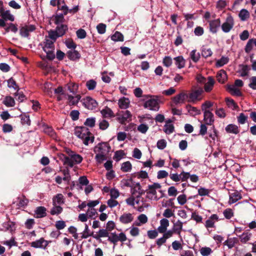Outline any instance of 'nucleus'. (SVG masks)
<instances>
[{
	"mask_svg": "<svg viewBox=\"0 0 256 256\" xmlns=\"http://www.w3.org/2000/svg\"><path fill=\"white\" fill-rule=\"evenodd\" d=\"M118 104L120 108L126 110L130 104V100L126 97H122L118 100Z\"/></svg>",
	"mask_w": 256,
	"mask_h": 256,
	"instance_id": "nucleus-21",
	"label": "nucleus"
},
{
	"mask_svg": "<svg viewBox=\"0 0 256 256\" xmlns=\"http://www.w3.org/2000/svg\"><path fill=\"white\" fill-rule=\"evenodd\" d=\"M228 204H232L236 202L242 198L240 193L238 191H234L230 194Z\"/></svg>",
	"mask_w": 256,
	"mask_h": 256,
	"instance_id": "nucleus-17",
	"label": "nucleus"
},
{
	"mask_svg": "<svg viewBox=\"0 0 256 256\" xmlns=\"http://www.w3.org/2000/svg\"><path fill=\"white\" fill-rule=\"evenodd\" d=\"M174 130V126L170 120H168L166 122L164 127V131L166 134H170Z\"/></svg>",
	"mask_w": 256,
	"mask_h": 256,
	"instance_id": "nucleus-28",
	"label": "nucleus"
},
{
	"mask_svg": "<svg viewBox=\"0 0 256 256\" xmlns=\"http://www.w3.org/2000/svg\"><path fill=\"white\" fill-rule=\"evenodd\" d=\"M53 206L50 212L52 215L58 214L62 212V208L60 206L56 204Z\"/></svg>",
	"mask_w": 256,
	"mask_h": 256,
	"instance_id": "nucleus-47",
	"label": "nucleus"
},
{
	"mask_svg": "<svg viewBox=\"0 0 256 256\" xmlns=\"http://www.w3.org/2000/svg\"><path fill=\"white\" fill-rule=\"evenodd\" d=\"M148 217L144 214H140L138 217V222H136L135 224L137 226H140L148 222Z\"/></svg>",
	"mask_w": 256,
	"mask_h": 256,
	"instance_id": "nucleus-40",
	"label": "nucleus"
},
{
	"mask_svg": "<svg viewBox=\"0 0 256 256\" xmlns=\"http://www.w3.org/2000/svg\"><path fill=\"white\" fill-rule=\"evenodd\" d=\"M126 239V235L124 232H120L119 234H117L116 232H112L109 235L108 240L114 244V246L113 248L114 249L115 246L118 241L124 242Z\"/></svg>",
	"mask_w": 256,
	"mask_h": 256,
	"instance_id": "nucleus-7",
	"label": "nucleus"
},
{
	"mask_svg": "<svg viewBox=\"0 0 256 256\" xmlns=\"http://www.w3.org/2000/svg\"><path fill=\"white\" fill-rule=\"evenodd\" d=\"M0 15L5 20H8L13 22L14 20V16L10 14V11L8 10L1 12Z\"/></svg>",
	"mask_w": 256,
	"mask_h": 256,
	"instance_id": "nucleus-36",
	"label": "nucleus"
},
{
	"mask_svg": "<svg viewBox=\"0 0 256 256\" xmlns=\"http://www.w3.org/2000/svg\"><path fill=\"white\" fill-rule=\"evenodd\" d=\"M109 232L106 229H100L96 234H94L93 238L98 240L100 241L101 238H108Z\"/></svg>",
	"mask_w": 256,
	"mask_h": 256,
	"instance_id": "nucleus-20",
	"label": "nucleus"
},
{
	"mask_svg": "<svg viewBox=\"0 0 256 256\" xmlns=\"http://www.w3.org/2000/svg\"><path fill=\"white\" fill-rule=\"evenodd\" d=\"M50 242V241L46 240L42 238L39 240L32 242L30 245L32 247L36 248L45 250Z\"/></svg>",
	"mask_w": 256,
	"mask_h": 256,
	"instance_id": "nucleus-11",
	"label": "nucleus"
},
{
	"mask_svg": "<svg viewBox=\"0 0 256 256\" xmlns=\"http://www.w3.org/2000/svg\"><path fill=\"white\" fill-rule=\"evenodd\" d=\"M186 109L189 114L192 116H194L200 114V110L196 107L192 106L190 105L186 106Z\"/></svg>",
	"mask_w": 256,
	"mask_h": 256,
	"instance_id": "nucleus-35",
	"label": "nucleus"
},
{
	"mask_svg": "<svg viewBox=\"0 0 256 256\" xmlns=\"http://www.w3.org/2000/svg\"><path fill=\"white\" fill-rule=\"evenodd\" d=\"M35 217L36 218H42L46 216V208L44 206H38L34 210Z\"/></svg>",
	"mask_w": 256,
	"mask_h": 256,
	"instance_id": "nucleus-27",
	"label": "nucleus"
},
{
	"mask_svg": "<svg viewBox=\"0 0 256 256\" xmlns=\"http://www.w3.org/2000/svg\"><path fill=\"white\" fill-rule=\"evenodd\" d=\"M210 30L213 34L217 32L220 26L221 22L220 18H217L208 21Z\"/></svg>",
	"mask_w": 256,
	"mask_h": 256,
	"instance_id": "nucleus-14",
	"label": "nucleus"
},
{
	"mask_svg": "<svg viewBox=\"0 0 256 256\" xmlns=\"http://www.w3.org/2000/svg\"><path fill=\"white\" fill-rule=\"evenodd\" d=\"M250 16V12L246 9H242L238 14V16L242 21L246 20Z\"/></svg>",
	"mask_w": 256,
	"mask_h": 256,
	"instance_id": "nucleus-37",
	"label": "nucleus"
},
{
	"mask_svg": "<svg viewBox=\"0 0 256 256\" xmlns=\"http://www.w3.org/2000/svg\"><path fill=\"white\" fill-rule=\"evenodd\" d=\"M132 114L129 110L122 111L117 114V120L121 124H125L132 120Z\"/></svg>",
	"mask_w": 256,
	"mask_h": 256,
	"instance_id": "nucleus-8",
	"label": "nucleus"
},
{
	"mask_svg": "<svg viewBox=\"0 0 256 256\" xmlns=\"http://www.w3.org/2000/svg\"><path fill=\"white\" fill-rule=\"evenodd\" d=\"M213 106V102L207 100L202 104V110L204 112H210L208 109Z\"/></svg>",
	"mask_w": 256,
	"mask_h": 256,
	"instance_id": "nucleus-51",
	"label": "nucleus"
},
{
	"mask_svg": "<svg viewBox=\"0 0 256 256\" xmlns=\"http://www.w3.org/2000/svg\"><path fill=\"white\" fill-rule=\"evenodd\" d=\"M53 205H59L64 204V198L62 194H58L52 199Z\"/></svg>",
	"mask_w": 256,
	"mask_h": 256,
	"instance_id": "nucleus-32",
	"label": "nucleus"
},
{
	"mask_svg": "<svg viewBox=\"0 0 256 256\" xmlns=\"http://www.w3.org/2000/svg\"><path fill=\"white\" fill-rule=\"evenodd\" d=\"M190 176V174L189 172H182L180 174H177V182L180 180L182 181L186 180Z\"/></svg>",
	"mask_w": 256,
	"mask_h": 256,
	"instance_id": "nucleus-52",
	"label": "nucleus"
},
{
	"mask_svg": "<svg viewBox=\"0 0 256 256\" xmlns=\"http://www.w3.org/2000/svg\"><path fill=\"white\" fill-rule=\"evenodd\" d=\"M5 30L6 32L10 31L14 33H16L18 30V28L16 24L12 23H10L8 24V26L5 28Z\"/></svg>",
	"mask_w": 256,
	"mask_h": 256,
	"instance_id": "nucleus-59",
	"label": "nucleus"
},
{
	"mask_svg": "<svg viewBox=\"0 0 256 256\" xmlns=\"http://www.w3.org/2000/svg\"><path fill=\"white\" fill-rule=\"evenodd\" d=\"M64 34V31L58 34L57 32L52 31L49 32L48 36H46V38L50 39L51 41L55 42L58 38L63 36Z\"/></svg>",
	"mask_w": 256,
	"mask_h": 256,
	"instance_id": "nucleus-30",
	"label": "nucleus"
},
{
	"mask_svg": "<svg viewBox=\"0 0 256 256\" xmlns=\"http://www.w3.org/2000/svg\"><path fill=\"white\" fill-rule=\"evenodd\" d=\"M248 120V116L243 113H240L238 116V122L240 124H245Z\"/></svg>",
	"mask_w": 256,
	"mask_h": 256,
	"instance_id": "nucleus-60",
	"label": "nucleus"
},
{
	"mask_svg": "<svg viewBox=\"0 0 256 256\" xmlns=\"http://www.w3.org/2000/svg\"><path fill=\"white\" fill-rule=\"evenodd\" d=\"M188 92L186 90H182L177 94V104H182L185 102H188Z\"/></svg>",
	"mask_w": 256,
	"mask_h": 256,
	"instance_id": "nucleus-16",
	"label": "nucleus"
},
{
	"mask_svg": "<svg viewBox=\"0 0 256 256\" xmlns=\"http://www.w3.org/2000/svg\"><path fill=\"white\" fill-rule=\"evenodd\" d=\"M86 86L89 90H94L96 86V82L94 80H90L86 81Z\"/></svg>",
	"mask_w": 256,
	"mask_h": 256,
	"instance_id": "nucleus-48",
	"label": "nucleus"
},
{
	"mask_svg": "<svg viewBox=\"0 0 256 256\" xmlns=\"http://www.w3.org/2000/svg\"><path fill=\"white\" fill-rule=\"evenodd\" d=\"M58 10L63 12L62 14L66 15L68 13L74 14L78 10V6H76L72 8H68L66 5L64 4L63 5L60 6L58 8Z\"/></svg>",
	"mask_w": 256,
	"mask_h": 256,
	"instance_id": "nucleus-15",
	"label": "nucleus"
},
{
	"mask_svg": "<svg viewBox=\"0 0 256 256\" xmlns=\"http://www.w3.org/2000/svg\"><path fill=\"white\" fill-rule=\"evenodd\" d=\"M218 220V215L216 214H212L209 218L206 221L205 226L207 228H214V223Z\"/></svg>",
	"mask_w": 256,
	"mask_h": 256,
	"instance_id": "nucleus-18",
	"label": "nucleus"
},
{
	"mask_svg": "<svg viewBox=\"0 0 256 256\" xmlns=\"http://www.w3.org/2000/svg\"><path fill=\"white\" fill-rule=\"evenodd\" d=\"M234 24V20L233 17L230 14L228 15L224 22L221 26L222 32L225 33L230 32L233 28Z\"/></svg>",
	"mask_w": 256,
	"mask_h": 256,
	"instance_id": "nucleus-9",
	"label": "nucleus"
},
{
	"mask_svg": "<svg viewBox=\"0 0 256 256\" xmlns=\"http://www.w3.org/2000/svg\"><path fill=\"white\" fill-rule=\"evenodd\" d=\"M190 58L192 60L195 62H196L198 61L200 58V54L199 52H196V50H192L190 52Z\"/></svg>",
	"mask_w": 256,
	"mask_h": 256,
	"instance_id": "nucleus-56",
	"label": "nucleus"
},
{
	"mask_svg": "<svg viewBox=\"0 0 256 256\" xmlns=\"http://www.w3.org/2000/svg\"><path fill=\"white\" fill-rule=\"evenodd\" d=\"M120 169L124 172H130L132 169V165L129 161L124 162L122 164Z\"/></svg>",
	"mask_w": 256,
	"mask_h": 256,
	"instance_id": "nucleus-42",
	"label": "nucleus"
},
{
	"mask_svg": "<svg viewBox=\"0 0 256 256\" xmlns=\"http://www.w3.org/2000/svg\"><path fill=\"white\" fill-rule=\"evenodd\" d=\"M204 120L205 123L208 125H212L214 122V116L210 112H204Z\"/></svg>",
	"mask_w": 256,
	"mask_h": 256,
	"instance_id": "nucleus-23",
	"label": "nucleus"
},
{
	"mask_svg": "<svg viewBox=\"0 0 256 256\" xmlns=\"http://www.w3.org/2000/svg\"><path fill=\"white\" fill-rule=\"evenodd\" d=\"M109 126L108 122L104 120H99V128L102 130H105Z\"/></svg>",
	"mask_w": 256,
	"mask_h": 256,
	"instance_id": "nucleus-55",
	"label": "nucleus"
},
{
	"mask_svg": "<svg viewBox=\"0 0 256 256\" xmlns=\"http://www.w3.org/2000/svg\"><path fill=\"white\" fill-rule=\"evenodd\" d=\"M81 239H86L90 236H92L94 235L93 232H90L88 226V224H85L84 229V231L80 234Z\"/></svg>",
	"mask_w": 256,
	"mask_h": 256,
	"instance_id": "nucleus-26",
	"label": "nucleus"
},
{
	"mask_svg": "<svg viewBox=\"0 0 256 256\" xmlns=\"http://www.w3.org/2000/svg\"><path fill=\"white\" fill-rule=\"evenodd\" d=\"M43 130L45 134H48L52 138H56V132L52 127L45 126Z\"/></svg>",
	"mask_w": 256,
	"mask_h": 256,
	"instance_id": "nucleus-44",
	"label": "nucleus"
},
{
	"mask_svg": "<svg viewBox=\"0 0 256 256\" xmlns=\"http://www.w3.org/2000/svg\"><path fill=\"white\" fill-rule=\"evenodd\" d=\"M54 42L50 39L45 38L42 44V49L46 54V57L50 60H52L55 58Z\"/></svg>",
	"mask_w": 256,
	"mask_h": 256,
	"instance_id": "nucleus-4",
	"label": "nucleus"
},
{
	"mask_svg": "<svg viewBox=\"0 0 256 256\" xmlns=\"http://www.w3.org/2000/svg\"><path fill=\"white\" fill-rule=\"evenodd\" d=\"M229 58L226 56H222L220 60L216 62V66L217 67H221L228 63Z\"/></svg>",
	"mask_w": 256,
	"mask_h": 256,
	"instance_id": "nucleus-49",
	"label": "nucleus"
},
{
	"mask_svg": "<svg viewBox=\"0 0 256 256\" xmlns=\"http://www.w3.org/2000/svg\"><path fill=\"white\" fill-rule=\"evenodd\" d=\"M252 234L248 232H243L241 235L239 236L240 240L242 243H246L250 240L252 237Z\"/></svg>",
	"mask_w": 256,
	"mask_h": 256,
	"instance_id": "nucleus-39",
	"label": "nucleus"
},
{
	"mask_svg": "<svg viewBox=\"0 0 256 256\" xmlns=\"http://www.w3.org/2000/svg\"><path fill=\"white\" fill-rule=\"evenodd\" d=\"M35 29L36 27L34 25H24L23 26H20V33L22 36L26 38L28 36L29 33L32 32L35 30Z\"/></svg>",
	"mask_w": 256,
	"mask_h": 256,
	"instance_id": "nucleus-13",
	"label": "nucleus"
},
{
	"mask_svg": "<svg viewBox=\"0 0 256 256\" xmlns=\"http://www.w3.org/2000/svg\"><path fill=\"white\" fill-rule=\"evenodd\" d=\"M214 78L209 76L208 78V82H204V91L206 92H210L211 91L213 88L214 85Z\"/></svg>",
	"mask_w": 256,
	"mask_h": 256,
	"instance_id": "nucleus-29",
	"label": "nucleus"
},
{
	"mask_svg": "<svg viewBox=\"0 0 256 256\" xmlns=\"http://www.w3.org/2000/svg\"><path fill=\"white\" fill-rule=\"evenodd\" d=\"M66 54L68 58L72 60H78L80 57V54L74 50H68Z\"/></svg>",
	"mask_w": 256,
	"mask_h": 256,
	"instance_id": "nucleus-25",
	"label": "nucleus"
},
{
	"mask_svg": "<svg viewBox=\"0 0 256 256\" xmlns=\"http://www.w3.org/2000/svg\"><path fill=\"white\" fill-rule=\"evenodd\" d=\"M250 68L248 65H240V66L239 72L242 76H245L248 75Z\"/></svg>",
	"mask_w": 256,
	"mask_h": 256,
	"instance_id": "nucleus-38",
	"label": "nucleus"
},
{
	"mask_svg": "<svg viewBox=\"0 0 256 256\" xmlns=\"http://www.w3.org/2000/svg\"><path fill=\"white\" fill-rule=\"evenodd\" d=\"M226 131L228 133L238 134L239 132V128L236 125L234 124H229L225 128Z\"/></svg>",
	"mask_w": 256,
	"mask_h": 256,
	"instance_id": "nucleus-31",
	"label": "nucleus"
},
{
	"mask_svg": "<svg viewBox=\"0 0 256 256\" xmlns=\"http://www.w3.org/2000/svg\"><path fill=\"white\" fill-rule=\"evenodd\" d=\"M110 146L107 142L99 143L94 148V152L96 154L95 159L98 163H102L106 160V155L108 153Z\"/></svg>",
	"mask_w": 256,
	"mask_h": 256,
	"instance_id": "nucleus-1",
	"label": "nucleus"
},
{
	"mask_svg": "<svg viewBox=\"0 0 256 256\" xmlns=\"http://www.w3.org/2000/svg\"><path fill=\"white\" fill-rule=\"evenodd\" d=\"M177 201L180 205H183L187 201L186 196V194H181L177 197Z\"/></svg>",
	"mask_w": 256,
	"mask_h": 256,
	"instance_id": "nucleus-63",
	"label": "nucleus"
},
{
	"mask_svg": "<svg viewBox=\"0 0 256 256\" xmlns=\"http://www.w3.org/2000/svg\"><path fill=\"white\" fill-rule=\"evenodd\" d=\"M254 44V40L252 38L249 40L245 46V51L247 53H249L253 48Z\"/></svg>",
	"mask_w": 256,
	"mask_h": 256,
	"instance_id": "nucleus-57",
	"label": "nucleus"
},
{
	"mask_svg": "<svg viewBox=\"0 0 256 256\" xmlns=\"http://www.w3.org/2000/svg\"><path fill=\"white\" fill-rule=\"evenodd\" d=\"M200 252L202 256H208L212 252V250L210 248L204 246L200 248Z\"/></svg>",
	"mask_w": 256,
	"mask_h": 256,
	"instance_id": "nucleus-46",
	"label": "nucleus"
},
{
	"mask_svg": "<svg viewBox=\"0 0 256 256\" xmlns=\"http://www.w3.org/2000/svg\"><path fill=\"white\" fill-rule=\"evenodd\" d=\"M226 101L228 107L232 110H236L238 106L232 99L226 98Z\"/></svg>",
	"mask_w": 256,
	"mask_h": 256,
	"instance_id": "nucleus-50",
	"label": "nucleus"
},
{
	"mask_svg": "<svg viewBox=\"0 0 256 256\" xmlns=\"http://www.w3.org/2000/svg\"><path fill=\"white\" fill-rule=\"evenodd\" d=\"M82 102L86 108L90 110L96 109L98 106L96 101L90 96L83 98Z\"/></svg>",
	"mask_w": 256,
	"mask_h": 256,
	"instance_id": "nucleus-10",
	"label": "nucleus"
},
{
	"mask_svg": "<svg viewBox=\"0 0 256 256\" xmlns=\"http://www.w3.org/2000/svg\"><path fill=\"white\" fill-rule=\"evenodd\" d=\"M148 129V126L144 124H142L138 126V130L142 134H146Z\"/></svg>",
	"mask_w": 256,
	"mask_h": 256,
	"instance_id": "nucleus-64",
	"label": "nucleus"
},
{
	"mask_svg": "<svg viewBox=\"0 0 256 256\" xmlns=\"http://www.w3.org/2000/svg\"><path fill=\"white\" fill-rule=\"evenodd\" d=\"M96 118H89L86 119L84 124L85 126L92 128L94 126Z\"/></svg>",
	"mask_w": 256,
	"mask_h": 256,
	"instance_id": "nucleus-58",
	"label": "nucleus"
},
{
	"mask_svg": "<svg viewBox=\"0 0 256 256\" xmlns=\"http://www.w3.org/2000/svg\"><path fill=\"white\" fill-rule=\"evenodd\" d=\"M204 90L202 88L192 90L188 92V102L196 104L203 99Z\"/></svg>",
	"mask_w": 256,
	"mask_h": 256,
	"instance_id": "nucleus-5",
	"label": "nucleus"
},
{
	"mask_svg": "<svg viewBox=\"0 0 256 256\" xmlns=\"http://www.w3.org/2000/svg\"><path fill=\"white\" fill-rule=\"evenodd\" d=\"M62 172L64 174L63 180L66 182L67 184H68L70 180V176L68 170H64Z\"/></svg>",
	"mask_w": 256,
	"mask_h": 256,
	"instance_id": "nucleus-61",
	"label": "nucleus"
},
{
	"mask_svg": "<svg viewBox=\"0 0 256 256\" xmlns=\"http://www.w3.org/2000/svg\"><path fill=\"white\" fill-rule=\"evenodd\" d=\"M238 238H228L224 242V244L227 246L228 248L230 249L232 248L238 242Z\"/></svg>",
	"mask_w": 256,
	"mask_h": 256,
	"instance_id": "nucleus-43",
	"label": "nucleus"
},
{
	"mask_svg": "<svg viewBox=\"0 0 256 256\" xmlns=\"http://www.w3.org/2000/svg\"><path fill=\"white\" fill-rule=\"evenodd\" d=\"M111 40L114 42H122L124 36L120 32H116L111 36Z\"/></svg>",
	"mask_w": 256,
	"mask_h": 256,
	"instance_id": "nucleus-45",
	"label": "nucleus"
},
{
	"mask_svg": "<svg viewBox=\"0 0 256 256\" xmlns=\"http://www.w3.org/2000/svg\"><path fill=\"white\" fill-rule=\"evenodd\" d=\"M100 113L104 118H112L115 116L113 111L108 106L102 110Z\"/></svg>",
	"mask_w": 256,
	"mask_h": 256,
	"instance_id": "nucleus-24",
	"label": "nucleus"
},
{
	"mask_svg": "<svg viewBox=\"0 0 256 256\" xmlns=\"http://www.w3.org/2000/svg\"><path fill=\"white\" fill-rule=\"evenodd\" d=\"M142 100L144 102V107L145 108L155 112L159 110L160 100L157 96L149 94L144 95Z\"/></svg>",
	"mask_w": 256,
	"mask_h": 256,
	"instance_id": "nucleus-2",
	"label": "nucleus"
},
{
	"mask_svg": "<svg viewBox=\"0 0 256 256\" xmlns=\"http://www.w3.org/2000/svg\"><path fill=\"white\" fill-rule=\"evenodd\" d=\"M75 134L78 138L83 140V143L86 146L94 142V137L92 136L88 129L86 127L78 128Z\"/></svg>",
	"mask_w": 256,
	"mask_h": 256,
	"instance_id": "nucleus-3",
	"label": "nucleus"
},
{
	"mask_svg": "<svg viewBox=\"0 0 256 256\" xmlns=\"http://www.w3.org/2000/svg\"><path fill=\"white\" fill-rule=\"evenodd\" d=\"M228 92L232 95L240 96H242V92L239 88L234 85H230L228 87Z\"/></svg>",
	"mask_w": 256,
	"mask_h": 256,
	"instance_id": "nucleus-34",
	"label": "nucleus"
},
{
	"mask_svg": "<svg viewBox=\"0 0 256 256\" xmlns=\"http://www.w3.org/2000/svg\"><path fill=\"white\" fill-rule=\"evenodd\" d=\"M66 153L68 156L72 158V162L74 164H79L82 161V157L78 154H77L76 152L72 151L70 148H67L66 149Z\"/></svg>",
	"mask_w": 256,
	"mask_h": 256,
	"instance_id": "nucleus-12",
	"label": "nucleus"
},
{
	"mask_svg": "<svg viewBox=\"0 0 256 256\" xmlns=\"http://www.w3.org/2000/svg\"><path fill=\"white\" fill-rule=\"evenodd\" d=\"M68 88L70 92L75 94L77 92L78 86L76 84L70 82L68 84Z\"/></svg>",
	"mask_w": 256,
	"mask_h": 256,
	"instance_id": "nucleus-54",
	"label": "nucleus"
},
{
	"mask_svg": "<svg viewBox=\"0 0 256 256\" xmlns=\"http://www.w3.org/2000/svg\"><path fill=\"white\" fill-rule=\"evenodd\" d=\"M161 186L158 183H154L148 186V190L146 192V198L151 200H157L159 197L157 196L156 190H159Z\"/></svg>",
	"mask_w": 256,
	"mask_h": 256,
	"instance_id": "nucleus-6",
	"label": "nucleus"
},
{
	"mask_svg": "<svg viewBox=\"0 0 256 256\" xmlns=\"http://www.w3.org/2000/svg\"><path fill=\"white\" fill-rule=\"evenodd\" d=\"M223 214L226 219H230L234 216L233 211L230 208L225 210L223 212Z\"/></svg>",
	"mask_w": 256,
	"mask_h": 256,
	"instance_id": "nucleus-62",
	"label": "nucleus"
},
{
	"mask_svg": "<svg viewBox=\"0 0 256 256\" xmlns=\"http://www.w3.org/2000/svg\"><path fill=\"white\" fill-rule=\"evenodd\" d=\"M4 104L6 107H13L15 106V100L13 98L10 96H6L2 102Z\"/></svg>",
	"mask_w": 256,
	"mask_h": 256,
	"instance_id": "nucleus-33",
	"label": "nucleus"
},
{
	"mask_svg": "<svg viewBox=\"0 0 256 256\" xmlns=\"http://www.w3.org/2000/svg\"><path fill=\"white\" fill-rule=\"evenodd\" d=\"M8 82V86L9 88H13L15 90H18L19 87L16 84V82L15 80L12 78H10L7 80Z\"/></svg>",
	"mask_w": 256,
	"mask_h": 256,
	"instance_id": "nucleus-53",
	"label": "nucleus"
},
{
	"mask_svg": "<svg viewBox=\"0 0 256 256\" xmlns=\"http://www.w3.org/2000/svg\"><path fill=\"white\" fill-rule=\"evenodd\" d=\"M81 96L80 94H76L73 96L70 94L68 95V103L70 106L76 105L80 100Z\"/></svg>",
	"mask_w": 256,
	"mask_h": 256,
	"instance_id": "nucleus-19",
	"label": "nucleus"
},
{
	"mask_svg": "<svg viewBox=\"0 0 256 256\" xmlns=\"http://www.w3.org/2000/svg\"><path fill=\"white\" fill-rule=\"evenodd\" d=\"M217 80L218 82L224 83L226 79V74L224 70H220L217 74Z\"/></svg>",
	"mask_w": 256,
	"mask_h": 256,
	"instance_id": "nucleus-41",
	"label": "nucleus"
},
{
	"mask_svg": "<svg viewBox=\"0 0 256 256\" xmlns=\"http://www.w3.org/2000/svg\"><path fill=\"white\" fill-rule=\"evenodd\" d=\"M134 220L132 214L130 213H124L120 218V222L124 224H128Z\"/></svg>",
	"mask_w": 256,
	"mask_h": 256,
	"instance_id": "nucleus-22",
	"label": "nucleus"
}]
</instances>
